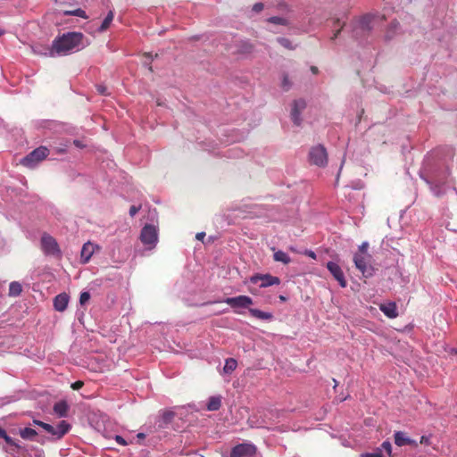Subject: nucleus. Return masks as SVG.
I'll use <instances>...</instances> for the list:
<instances>
[{"label":"nucleus","instance_id":"39","mask_svg":"<svg viewBox=\"0 0 457 457\" xmlns=\"http://www.w3.org/2000/svg\"><path fill=\"white\" fill-rule=\"evenodd\" d=\"M264 4L262 3H256L253 5L252 10L255 12H260L263 10Z\"/></svg>","mask_w":457,"mask_h":457},{"label":"nucleus","instance_id":"5","mask_svg":"<svg viewBox=\"0 0 457 457\" xmlns=\"http://www.w3.org/2000/svg\"><path fill=\"white\" fill-rule=\"evenodd\" d=\"M371 256L370 254H357L353 255V262L355 267L362 273L365 277L372 275V267L370 265Z\"/></svg>","mask_w":457,"mask_h":457},{"label":"nucleus","instance_id":"30","mask_svg":"<svg viewBox=\"0 0 457 457\" xmlns=\"http://www.w3.org/2000/svg\"><path fill=\"white\" fill-rule=\"evenodd\" d=\"M369 23V19L363 18L360 21L358 28L356 29H361L362 32H368L370 29Z\"/></svg>","mask_w":457,"mask_h":457},{"label":"nucleus","instance_id":"32","mask_svg":"<svg viewBox=\"0 0 457 457\" xmlns=\"http://www.w3.org/2000/svg\"><path fill=\"white\" fill-rule=\"evenodd\" d=\"M2 438L5 441L7 445L14 446L18 450L21 449V446L18 445L11 436H9L7 433H5Z\"/></svg>","mask_w":457,"mask_h":457},{"label":"nucleus","instance_id":"36","mask_svg":"<svg viewBox=\"0 0 457 457\" xmlns=\"http://www.w3.org/2000/svg\"><path fill=\"white\" fill-rule=\"evenodd\" d=\"M381 450H385L386 453L390 456L392 453V445L389 441H385L381 445Z\"/></svg>","mask_w":457,"mask_h":457},{"label":"nucleus","instance_id":"24","mask_svg":"<svg viewBox=\"0 0 457 457\" xmlns=\"http://www.w3.org/2000/svg\"><path fill=\"white\" fill-rule=\"evenodd\" d=\"M37 435V431L30 428H25L20 430V436L25 440L33 439Z\"/></svg>","mask_w":457,"mask_h":457},{"label":"nucleus","instance_id":"14","mask_svg":"<svg viewBox=\"0 0 457 457\" xmlns=\"http://www.w3.org/2000/svg\"><path fill=\"white\" fill-rule=\"evenodd\" d=\"M236 52L237 54H250L253 51L254 46L247 39H242L236 42Z\"/></svg>","mask_w":457,"mask_h":457},{"label":"nucleus","instance_id":"11","mask_svg":"<svg viewBox=\"0 0 457 457\" xmlns=\"http://www.w3.org/2000/svg\"><path fill=\"white\" fill-rule=\"evenodd\" d=\"M327 268L329 270V272L332 274L334 278L338 282L341 287H345L347 286V281L345 278L344 272L341 269V267L333 262H328L327 263Z\"/></svg>","mask_w":457,"mask_h":457},{"label":"nucleus","instance_id":"13","mask_svg":"<svg viewBox=\"0 0 457 457\" xmlns=\"http://www.w3.org/2000/svg\"><path fill=\"white\" fill-rule=\"evenodd\" d=\"M379 309L389 319H395L398 316L397 306L394 302L382 303Z\"/></svg>","mask_w":457,"mask_h":457},{"label":"nucleus","instance_id":"20","mask_svg":"<svg viewBox=\"0 0 457 457\" xmlns=\"http://www.w3.org/2000/svg\"><path fill=\"white\" fill-rule=\"evenodd\" d=\"M250 314L259 320H270L273 318L272 313L262 312L258 309L249 308Z\"/></svg>","mask_w":457,"mask_h":457},{"label":"nucleus","instance_id":"12","mask_svg":"<svg viewBox=\"0 0 457 457\" xmlns=\"http://www.w3.org/2000/svg\"><path fill=\"white\" fill-rule=\"evenodd\" d=\"M96 248V246L89 241L83 245L80 253V261L82 263L85 264L89 262L90 258L95 253Z\"/></svg>","mask_w":457,"mask_h":457},{"label":"nucleus","instance_id":"42","mask_svg":"<svg viewBox=\"0 0 457 457\" xmlns=\"http://www.w3.org/2000/svg\"><path fill=\"white\" fill-rule=\"evenodd\" d=\"M114 439L120 445H128L127 441L121 436L117 435V436H115Z\"/></svg>","mask_w":457,"mask_h":457},{"label":"nucleus","instance_id":"29","mask_svg":"<svg viewBox=\"0 0 457 457\" xmlns=\"http://www.w3.org/2000/svg\"><path fill=\"white\" fill-rule=\"evenodd\" d=\"M277 41L285 48L289 50H294L295 47L293 46L292 42L286 37H278Z\"/></svg>","mask_w":457,"mask_h":457},{"label":"nucleus","instance_id":"28","mask_svg":"<svg viewBox=\"0 0 457 457\" xmlns=\"http://www.w3.org/2000/svg\"><path fill=\"white\" fill-rule=\"evenodd\" d=\"M268 22L270 23H272V24H277V25H284V26H287L288 24V21L287 19L285 18H282V17H278V16H272V17H270L268 20H267Z\"/></svg>","mask_w":457,"mask_h":457},{"label":"nucleus","instance_id":"23","mask_svg":"<svg viewBox=\"0 0 457 457\" xmlns=\"http://www.w3.org/2000/svg\"><path fill=\"white\" fill-rule=\"evenodd\" d=\"M22 291V287L21 285L17 282V281H13L10 284L9 286V295L11 296H18L21 295Z\"/></svg>","mask_w":457,"mask_h":457},{"label":"nucleus","instance_id":"15","mask_svg":"<svg viewBox=\"0 0 457 457\" xmlns=\"http://www.w3.org/2000/svg\"><path fill=\"white\" fill-rule=\"evenodd\" d=\"M69 303V295L66 293L57 295L54 298V307L58 312L66 310Z\"/></svg>","mask_w":457,"mask_h":457},{"label":"nucleus","instance_id":"10","mask_svg":"<svg viewBox=\"0 0 457 457\" xmlns=\"http://www.w3.org/2000/svg\"><path fill=\"white\" fill-rule=\"evenodd\" d=\"M255 453V447L252 445L241 444L235 446L230 457H253Z\"/></svg>","mask_w":457,"mask_h":457},{"label":"nucleus","instance_id":"21","mask_svg":"<svg viewBox=\"0 0 457 457\" xmlns=\"http://www.w3.org/2000/svg\"><path fill=\"white\" fill-rule=\"evenodd\" d=\"M221 406V396L220 395H215L211 396L207 403V410L208 411H218Z\"/></svg>","mask_w":457,"mask_h":457},{"label":"nucleus","instance_id":"38","mask_svg":"<svg viewBox=\"0 0 457 457\" xmlns=\"http://www.w3.org/2000/svg\"><path fill=\"white\" fill-rule=\"evenodd\" d=\"M97 92L102 96H108L110 93L108 92V88L104 85H97L96 86Z\"/></svg>","mask_w":457,"mask_h":457},{"label":"nucleus","instance_id":"44","mask_svg":"<svg viewBox=\"0 0 457 457\" xmlns=\"http://www.w3.org/2000/svg\"><path fill=\"white\" fill-rule=\"evenodd\" d=\"M33 423L37 426H39L41 427L42 428H44V425L46 424V422H43L41 420H33Z\"/></svg>","mask_w":457,"mask_h":457},{"label":"nucleus","instance_id":"17","mask_svg":"<svg viewBox=\"0 0 457 457\" xmlns=\"http://www.w3.org/2000/svg\"><path fill=\"white\" fill-rule=\"evenodd\" d=\"M71 428V425L67 421L62 420L57 427L54 428V432L52 433V435L60 439L70 431Z\"/></svg>","mask_w":457,"mask_h":457},{"label":"nucleus","instance_id":"48","mask_svg":"<svg viewBox=\"0 0 457 457\" xmlns=\"http://www.w3.org/2000/svg\"><path fill=\"white\" fill-rule=\"evenodd\" d=\"M311 71L312 73L317 74L318 73V68L315 66L311 67Z\"/></svg>","mask_w":457,"mask_h":457},{"label":"nucleus","instance_id":"37","mask_svg":"<svg viewBox=\"0 0 457 457\" xmlns=\"http://www.w3.org/2000/svg\"><path fill=\"white\" fill-rule=\"evenodd\" d=\"M369 244L367 242H363L360 246L359 250L356 253L357 254H369L368 253Z\"/></svg>","mask_w":457,"mask_h":457},{"label":"nucleus","instance_id":"52","mask_svg":"<svg viewBox=\"0 0 457 457\" xmlns=\"http://www.w3.org/2000/svg\"><path fill=\"white\" fill-rule=\"evenodd\" d=\"M333 381H334V385H335L334 386L336 387L337 386V381L336 379H333Z\"/></svg>","mask_w":457,"mask_h":457},{"label":"nucleus","instance_id":"4","mask_svg":"<svg viewBox=\"0 0 457 457\" xmlns=\"http://www.w3.org/2000/svg\"><path fill=\"white\" fill-rule=\"evenodd\" d=\"M41 247L46 254L53 256L61 255V250L57 241L47 233H44L41 237Z\"/></svg>","mask_w":457,"mask_h":457},{"label":"nucleus","instance_id":"47","mask_svg":"<svg viewBox=\"0 0 457 457\" xmlns=\"http://www.w3.org/2000/svg\"><path fill=\"white\" fill-rule=\"evenodd\" d=\"M340 31H341V29H337V30L334 33V35H333V37H331V39H333V40H334L335 38H337V37H338V35H339Z\"/></svg>","mask_w":457,"mask_h":457},{"label":"nucleus","instance_id":"8","mask_svg":"<svg viewBox=\"0 0 457 457\" xmlns=\"http://www.w3.org/2000/svg\"><path fill=\"white\" fill-rule=\"evenodd\" d=\"M306 102L304 99L300 98L295 100L292 104L291 120L295 125L300 126L302 123L301 113L306 108Z\"/></svg>","mask_w":457,"mask_h":457},{"label":"nucleus","instance_id":"41","mask_svg":"<svg viewBox=\"0 0 457 457\" xmlns=\"http://www.w3.org/2000/svg\"><path fill=\"white\" fill-rule=\"evenodd\" d=\"M83 385H84L83 381L78 380V381H76V382L71 384V388L73 390H79V389H80L83 386Z\"/></svg>","mask_w":457,"mask_h":457},{"label":"nucleus","instance_id":"55","mask_svg":"<svg viewBox=\"0 0 457 457\" xmlns=\"http://www.w3.org/2000/svg\"><path fill=\"white\" fill-rule=\"evenodd\" d=\"M76 145H79V143L78 141H74Z\"/></svg>","mask_w":457,"mask_h":457},{"label":"nucleus","instance_id":"34","mask_svg":"<svg viewBox=\"0 0 457 457\" xmlns=\"http://www.w3.org/2000/svg\"><path fill=\"white\" fill-rule=\"evenodd\" d=\"M361 457H383L382 452L380 448H378L373 453H362Z\"/></svg>","mask_w":457,"mask_h":457},{"label":"nucleus","instance_id":"45","mask_svg":"<svg viewBox=\"0 0 457 457\" xmlns=\"http://www.w3.org/2000/svg\"><path fill=\"white\" fill-rule=\"evenodd\" d=\"M205 237V233L204 232H200V233H197L195 237L198 239V240H203Z\"/></svg>","mask_w":457,"mask_h":457},{"label":"nucleus","instance_id":"33","mask_svg":"<svg viewBox=\"0 0 457 457\" xmlns=\"http://www.w3.org/2000/svg\"><path fill=\"white\" fill-rule=\"evenodd\" d=\"M292 84H291V81L289 80V78L287 74H285L283 76V79H282V83H281V87L282 88L285 90V91H288L291 87Z\"/></svg>","mask_w":457,"mask_h":457},{"label":"nucleus","instance_id":"53","mask_svg":"<svg viewBox=\"0 0 457 457\" xmlns=\"http://www.w3.org/2000/svg\"><path fill=\"white\" fill-rule=\"evenodd\" d=\"M137 436H138V437H144V434L139 433V434L137 435Z\"/></svg>","mask_w":457,"mask_h":457},{"label":"nucleus","instance_id":"1","mask_svg":"<svg viewBox=\"0 0 457 457\" xmlns=\"http://www.w3.org/2000/svg\"><path fill=\"white\" fill-rule=\"evenodd\" d=\"M84 35L81 32H67L56 37L52 46V50L58 54H67L74 50H79L83 44Z\"/></svg>","mask_w":457,"mask_h":457},{"label":"nucleus","instance_id":"46","mask_svg":"<svg viewBox=\"0 0 457 457\" xmlns=\"http://www.w3.org/2000/svg\"><path fill=\"white\" fill-rule=\"evenodd\" d=\"M305 254L308 255L309 257L312 258V259H316V254L312 251H306Z\"/></svg>","mask_w":457,"mask_h":457},{"label":"nucleus","instance_id":"7","mask_svg":"<svg viewBox=\"0 0 457 457\" xmlns=\"http://www.w3.org/2000/svg\"><path fill=\"white\" fill-rule=\"evenodd\" d=\"M250 282L258 284L260 282L261 287H267L273 285H278L280 279L278 277L271 276L270 274H255L250 278Z\"/></svg>","mask_w":457,"mask_h":457},{"label":"nucleus","instance_id":"18","mask_svg":"<svg viewBox=\"0 0 457 457\" xmlns=\"http://www.w3.org/2000/svg\"><path fill=\"white\" fill-rule=\"evenodd\" d=\"M69 406L65 401H60L54 403V411L59 417H66L68 414Z\"/></svg>","mask_w":457,"mask_h":457},{"label":"nucleus","instance_id":"2","mask_svg":"<svg viewBox=\"0 0 457 457\" xmlns=\"http://www.w3.org/2000/svg\"><path fill=\"white\" fill-rule=\"evenodd\" d=\"M48 154L49 150L45 146H40L26 155L21 161V163L23 166L33 168L37 163L46 159Z\"/></svg>","mask_w":457,"mask_h":457},{"label":"nucleus","instance_id":"3","mask_svg":"<svg viewBox=\"0 0 457 457\" xmlns=\"http://www.w3.org/2000/svg\"><path fill=\"white\" fill-rule=\"evenodd\" d=\"M309 159L311 163L319 167H324L328 163V154L326 148L321 145L312 147L309 153Z\"/></svg>","mask_w":457,"mask_h":457},{"label":"nucleus","instance_id":"16","mask_svg":"<svg viewBox=\"0 0 457 457\" xmlns=\"http://www.w3.org/2000/svg\"><path fill=\"white\" fill-rule=\"evenodd\" d=\"M395 444L398 446H403V445H417L415 441L409 438L404 432L398 431L395 434Z\"/></svg>","mask_w":457,"mask_h":457},{"label":"nucleus","instance_id":"6","mask_svg":"<svg viewBox=\"0 0 457 457\" xmlns=\"http://www.w3.org/2000/svg\"><path fill=\"white\" fill-rule=\"evenodd\" d=\"M140 239L144 245H150V247L154 246L158 239L155 227L150 224L144 226L140 233Z\"/></svg>","mask_w":457,"mask_h":457},{"label":"nucleus","instance_id":"54","mask_svg":"<svg viewBox=\"0 0 457 457\" xmlns=\"http://www.w3.org/2000/svg\"><path fill=\"white\" fill-rule=\"evenodd\" d=\"M4 30L0 29V36L4 34Z\"/></svg>","mask_w":457,"mask_h":457},{"label":"nucleus","instance_id":"50","mask_svg":"<svg viewBox=\"0 0 457 457\" xmlns=\"http://www.w3.org/2000/svg\"><path fill=\"white\" fill-rule=\"evenodd\" d=\"M428 442V438L425 437V436H421L420 438V444H424V443H427Z\"/></svg>","mask_w":457,"mask_h":457},{"label":"nucleus","instance_id":"25","mask_svg":"<svg viewBox=\"0 0 457 457\" xmlns=\"http://www.w3.org/2000/svg\"><path fill=\"white\" fill-rule=\"evenodd\" d=\"M237 361L234 358L226 360L223 370L225 373L229 374L237 369Z\"/></svg>","mask_w":457,"mask_h":457},{"label":"nucleus","instance_id":"22","mask_svg":"<svg viewBox=\"0 0 457 457\" xmlns=\"http://www.w3.org/2000/svg\"><path fill=\"white\" fill-rule=\"evenodd\" d=\"M273 259L275 262H279L284 264H288L291 262V259L288 256V254L281 250L276 251L274 253Z\"/></svg>","mask_w":457,"mask_h":457},{"label":"nucleus","instance_id":"19","mask_svg":"<svg viewBox=\"0 0 457 457\" xmlns=\"http://www.w3.org/2000/svg\"><path fill=\"white\" fill-rule=\"evenodd\" d=\"M250 314L259 320H270L273 318L272 313L262 312L258 309L249 308Z\"/></svg>","mask_w":457,"mask_h":457},{"label":"nucleus","instance_id":"31","mask_svg":"<svg viewBox=\"0 0 457 457\" xmlns=\"http://www.w3.org/2000/svg\"><path fill=\"white\" fill-rule=\"evenodd\" d=\"M2 438L5 441L7 445L14 446L18 450L21 449V446L18 445L11 436H9L7 433H5Z\"/></svg>","mask_w":457,"mask_h":457},{"label":"nucleus","instance_id":"35","mask_svg":"<svg viewBox=\"0 0 457 457\" xmlns=\"http://www.w3.org/2000/svg\"><path fill=\"white\" fill-rule=\"evenodd\" d=\"M90 299V294L88 292H82L79 296V303L84 305Z\"/></svg>","mask_w":457,"mask_h":457},{"label":"nucleus","instance_id":"51","mask_svg":"<svg viewBox=\"0 0 457 457\" xmlns=\"http://www.w3.org/2000/svg\"><path fill=\"white\" fill-rule=\"evenodd\" d=\"M279 299H280L281 301H285V300H286V297H285V296H283V295H280V296H279Z\"/></svg>","mask_w":457,"mask_h":457},{"label":"nucleus","instance_id":"43","mask_svg":"<svg viewBox=\"0 0 457 457\" xmlns=\"http://www.w3.org/2000/svg\"><path fill=\"white\" fill-rule=\"evenodd\" d=\"M44 429H45L47 433H49V434H51V435H52V433H54V427H53L52 425H50V424H48V423H46V424L44 425Z\"/></svg>","mask_w":457,"mask_h":457},{"label":"nucleus","instance_id":"40","mask_svg":"<svg viewBox=\"0 0 457 457\" xmlns=\"http://www.w3.org/2000/svg\"><path fill=\"white\" fill-rule=\"evenodd\" d=\"M141 209V205H138V206H136V205H132L130 208H129V215L131 217H134L137 212Z\"/></svg>","mask_w":457,"mask_h":457},{"label":"nucleus","instance_id":"27","mask_svg":"<svg viewBox=\"0 0 457 457\" xmlns=\"http://www.w3.org/2000/svg\"><path fill=\"white\" fill-rule=\"evenodd\" d=\"M112 20H113V12L110 11L108 12L107 16L104 18V21L102 22L99 30L100 31L106 30L110 27V24L112 23Z\"/></svg>","mask_w":457,"mask_h":457},{"label":"nucleus","instance_id":"26","mask_svg":"<svg viewBox=\"0 0 457 457\" xmlns=\"http://www.w3.org/2000/svg\"><path fill=\"white\" fill-rule=\"evenodd\" d=\"M63 14L66 15V16H70V15H72V16H78V17H80V18H83V19H87V15L86 13V12L80 8H78V9H75V10H72V11H64L63 12Z\"/></svg>","mask_w":457,"mask_h":457},{"label":"nucleus","instance_id":"49","mask_svg":"<svg viewBox=\"0 0 457 457\" xmlns=\"http://www.w3.org/2000/svg\"><path fill=\"white\" fill-rule=\"evenodd\" d=\"M6 433V431L0 427V437L2 438L4 435Z\"/></svg>","mask_w":457,"mask_h":457},{"label":"nucleus","instance_id":"9","mask_svg":"<svg viewBox=\"0 0 457 457\" xmlns=\"http://www.w3.org/2000/svg\"><path fill=\"white\" fill-rule=\"evenodd\" d=\"M230 307L236 308H249L253 304V299L247 295H238L236 297H228L224 301Z\"/></svg>","mask_w":457,"mask_h":457}]
</instances>
